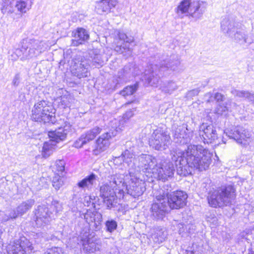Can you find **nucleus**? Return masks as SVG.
Instances as JSON below:
<instances>
[{"label":"nucleus","instance_id":"1","mask_svg":"<svg viewBox=\"0 0 254 254\" xmlns=\"http://www.w3.org/2000/svg\"><path fill=\"white\" fill-rule=\"evenodd\" d=\"M186 125L173 127V133L174 141L180 145H187V148L183 151L177 147L171 151V160L177 168V174L187 176L191 174L194 169L202 171L208 168L211 162L212 154L208 150L201 145L190 144L192 133H187Z\"/></svg>","mask_w":254,"mask_h":254},{"label":"nucleus","instance_id":"2","mask_svg":"<svg viewBox=\"0 0 254 254\" xmlns=\"http://www.w3.org/2000/svg\"><path fill=\"white\" fill-rule=\"evenodd\" d=\"M221 29L224 33L233 36L234 41L243 47H248L254 42L252 35L244 26L229 17H225L222 20Z\"/></svg>","mask_w":254,"mask_h":254},{"label":"nucleus","instance_id":"3","mask_svg":"<svg viewBox=\"0 0 254 254\" xmlns=\"http://www.w3.org/2000/svg\"><path fill=\"white\" fill-rule=\"evenodd\" d=\"M207 3L201 0H183L175 9L179 18L190 16L195 19L201 18L206 10Z\"/></svg>","mask_w":254,"mask_h":254},{"label":"nucleus","instance_id":"4","mask_svg":"<svg viewBox=\"0 0 254 254\" xmlns=\"http://www.w3.org/2000/svg\"><path fill=\"white\" fill-rule=\"evenodd\" d=\"M47 45L43 41L37 39L24 40L20 49H16L11 55L12 60L21 57L22 60L30 59L39 55L47 49Z\"/></svg>","mask_w":254,"mask_h":254},{"label":"nucleus","instance_id":"5","mask_svg":"<svg viewBox=\"0 0 254 254\" xmlns=\"http://www.w3.org/2000/svg\"><path fill=\"white\" fill-rule=\"evenodd\" d=\"M235 198V190L233 186L229 185L210 190L207 200L210 206L217 207L231 204Z\"/></svg>","mask_w":254,"mask_h":254},{"label":"nucleus","instance_id":"6","mask_svg":"<svg viewBox=\"0 0 254 254\" xmlns=\"http://www.w3.org/2000/svg\"><path fill=\"white\" fill-rule=\"evenodd\" d=\"M52 106L48 104L47 101L42 100L36 103L32 110L31 119L35 122L56 123V120L54 113L52 112Z\"/></svg>","mask_w":254,"mask_h":254},{"label":"nucleus","instance_id":"7","mask_svg":"<svg viewBox=\"0 0 254 254\" xmlns=\"http://www.w3.org/2000/svg\"><path fill=\"white\" fill-rule=\"evenodd\" d=\"M67 132V129L65 127H59L55 130L49 131L50 140L44 142L42 148V154L43 157L47 158L53 153L56 143L64 140L66 137Z\"/></svg>","mask_w":254,"mask_h":254},{"label":"nucleus","instance_id":"8","mask_svg":"<svg viewBox=\"0 0 254 254\" xmlns=\"http://www.w3.org/2000/svg\"><path fill=\"white\" fill-rule=\"evenodd\" d=\"M157 163L156 159L148 154H141L137 157L135 162L131 165L134 172H143L155 175L157 171Z\"/></svg>","mask_w":254,"mask_h":254},{"label":"nucleus","instance_id":"9","mask_svg":"<svg viewBox=\"0 0 254 254\" xmlns=\"http://www.w3.org/2000/svg\"><path fill=\"white\" fill-rule=\"evenodd\" d=\"M180 64V59L178 55H172L169 61H163L159 65H150L147 68L145 69L144 75L147 76L145 79H152L155 77L154 75H157V71L161 72L164 71L166 69L167 70L171 68L175 70L176 67Z\"/></svg>","mask_w":254,"mask_h":254},{"label":"nucleus","instance_id":"10","mask_svg":"<svg viewBox=\"0 0 254 254\" xmlns=\"http://www.w3.org/2000/svg\"><path fill=\"white\" fill-rule=\"evenodd\" d=\"M170 143L169 134L161 128L154 130L149 140L150 145L157 150L166 149Z\"/></svg>","mask_w":254,"mask_h":254},{"label":"nucleus","instance_id":"11","mask_svg":"<svg viewBox=\"0 0 254 254\" xmlns=\"http://www.w3.org/2000/svg\"><path fill=\"white\" fill-rule=\"evenodd\" d=\"M225 133L230 138L244 146L248 145L251 141V132L242 126H238L226 129Z\"/></svg>","mask_w":254,"mask_h":254},{"label":"nucleus","instance_id":"12","mask_svg":"<svg viewBox=\"0 0 254 254\" xmlns=\"http://www.w3.org/2000/svg\"><path fill=\"white\" fill-rule=\"evenodd\" d=\"M120 130V127H112V129L101 135L96 140V148L94 150V154L97 155L106 150L110 144L111 138L117 135L118 132Z\"/></svg>","mask_w":254,"mask_h":254},{"label":"nucleus","instance_id":"13","mask_svg":"<svg viewBox=\"0 0 254 254\" xmlns=\"http://www.w3.org/2000/svg\"><path fill=\"white\" fill-rule=\"evenodd\" d=\"M9 254H27L33 250L32 244L25 237L15 240L8 247Z\"/></svg>","mask_w":254,"mask_h":254},{"label":"nucleus","instance_id":"14","mask_svg":"<svg viewBox=\"0 0 254 254\" xmlns=\"http://www.w3.org/2000/svg\"><path fill=\"white\" fill-rule=\"evenodd\" d=\"M130 177V182L125 187L127 193L134 198L141 195L146 190L145 182L137 178L136 174Z\"/></svg>","mask_w":254,"mask_h":254},{"label":"nucleus","instance_id":"15","mask_svg":"<svg viewBox=\"0 0 254 254\" xmlns=\"http://www.w3.org/2000/svg\"><path fill=\"white\" fill-rule=\"evenodd\" d=\"M187 194L182 190L174 191L168 196L167 203L169 208L180 209L186 204Z\"/></svg>","mask_w":254,"mask_h":254},{"label":"nucleus","instance_id":"16","mask_svg":"<svg viewBox=\"0 0 254 254\" xmlns=\"http://www.w3.org/2000/svg\"><path fill=\"white\" fill-rule=\"evenodd\" d=\"M118 41L115 48V51L120 54H125L127 52H131V49L129 47L130 44L134 42L133 37L127 36L126 34L120 30L115 31Z\"/></svg>","mask_w":254,"mask_h":254},{"label":"nucleus","instance_id":"17","mask_svg":"<svg viewBox=\"0 0 254 254\" xmlns=\"http://www.w3.org/2000/svg\"><path fill=\"white\" fill-rule=\"evenodd\" d=\"M74 64L71 66V71L73 75L79 79L87 77L90 74L88 61L85 58H82L80 60L75 59Z\"/></svg>","mask_w":254,"mask_h":254},{"label":"nucleus","instance_id":"18","mask_svg":"<svg viewBox=\"0 0 254 254\" xmlns=\"http://www.w3.org/2000/svg\"><path fill=\"white\" fill-rule=\"evenodd\" d=\"M157 200L150 208L151 217L153 219L162 220L168 212L169 207L167 201L162 199Z\"/></svg>","mask_w":254,"mask_h":254},{"label":"nucleus","instance_id":"19","mask_svg":"<svg viewBox=\"0 0 254 254\" xmlns=\"http://www.w3.org/2000/svg\"><path fill=\"white\" fill-rule=\"evenodd\" d=\"M52 214L46 206H38L35 212V221L37 227H42L48 224L52 219Z\"/></svg>","mask_w":254,"mask_h":254},{"label":"nucleus","instance_id":"20","mask_svg":"<svg viewBox=\"0 0 254 254\" xmlns=\"http://www.w3.org/2000/svg\"><path fill=\"white\" fill-rule=\"evenodd\" d=\"M82 215L83 216V218L86 223L94 230L98 231L101 229L102 215L100 213L96 211L87 210Z\"/></svg>","mask_w":254,"mask_h":254},{"label":"nucleus","instance_id":"21","mask_svg":"<svg viewBox=\"0 0 254 254\" xmlns=\"http://www.w3.org/2000/svg\"><path fill=\"white\" fill-rule=\"evenodd\" d=\"M57 96L55 102L62 108L70 107L74 103L75 99L68 92L63 88H60L57 92Z\"/></svg>","mask_w":254,"mask_h":254},{"label":"nucleus","instance_id":"22","mask_svg":"<svg viewBox=\"0 0 254 254\" xmlns=\"http://www.w3.org/2000/svg\"><path fill=\"white\" fill-rule=\"evenodd\" d=\"M199 131V135L202 136L201 138L204 143H211L217 138L216 130L212 125L202 124L200 127Z\"/></svg>","mask_w":254,"mask_h":254},{"label":"nucleus","instance_id":"23","mask_svg":"<svg viewBox=\"0 0 254 254\" xmlns=\"http://www.w3.org/2000/svg\"><path fill=\"white\" fill-rule=\"evenodd\" d=\"M174 171V164L172 162L169 161L164 162L161 167H157L155 175H157L159 180L165 182L168 178L173 177Z\"/></svg>","mask_w":254,"mask_h":254},{"label":"nucleus","instance_id":"24","mask_svg":"<svg viewBox=\"0 0 254 254\" xmlns=\"http://www.w3.org/2000/svg\"><path fill=\"white\" fill-rule=\"evenodd\" d=\"M33 199H29L22 201L15 209H13V217L22 216L30 210L35 204Z\"/></svg>","mask_w":254,"mask_h":254},{"label":"nucleus","instance_id":"25","mask_svg":"<svg viewBox=\"0 0 254 254\" xmlns=\"http://www.w3.org/2000/svg\"><path fill=\"white\" fill-rule=\"evenodd\" d=\"M107 181L116 190L123 191L126 186L125 185L124 175L121 174H115L108 176Z\"/></svg>","mask_w":254,"mask_h":254},{"label":"nucleus","instance_id":"26","mask_svg":"<svg viewBox=\"0 0 254 254\" xmlns=\"http://www.w3.org/2000/svg\"><path fill=\"white\" fill-rule=\"evenodd\" d=\"M74 39H72V45L77 46L82 44L89 39V35L87 31L82 28H78L72 32Z\"/></svg>","mask_w":254,"mask_h":254},{"label":"nucleus","instance_id":"27","mask_svg":"<svg viewBox=\"0 0 254 254\" xmlns=\"http://www.w3.org/2000/svg\"><path fill=\"white\" fill-rule=\"evenodd\" d=\"M121 158L123 160L124 162L127 163L129 167L128 173L130 176H132V175L135 174V172H134V169H132L131 167V165H132L133 162H135V160L137 158H136L135 157V155L131 150H125L122 154Z\"/></svg>","mask_w":254,"mask_h":254},{"label":"nucleus","instance_id":"28","mask_svg":"<svg viewBox=\"0 0 254 254\" xmlns=\"http://www.w3.org/2000/svg\"><path fill=\"white\" fill-rule=\"evenodd\" d=\"M118 3L117 0H101L99 1L96 5L97 12H109L111 9L116 6Z\"/></svg>","mask_w":254,"mask_h":254},{"label":"nucleus","instance_id":"29","mask_svg":"<svg viewBox=\"0 0 254 254\" xmlns=\"http://www.w3.org/2000/svg\"><path fill=\"white\" fill-rule=\"evenodd\" d=\"M97 178V177L96 175L92 173L79 181L77 184V186L79 188L82 190L87 189L90 190L95 184Z\"/></svg>","mask_w":254,"mask_h":254},{"label":"nucleus","instance_id":"30","mask_svg":"<svg viewBox=\"0 0 254 254\" xmlns=\"http://www.w3.org/2000/svg\"><path fill=\"white\" fill-rule=\"evenodd\" d=\"M89 236L88 233L86 232L85 233V237H81V240L83 242L82 245L83 249L88 253H94L97 250H99V248L97 244L91 241L90 239L88 238Z\"/></svg>","mask_w":254,"mask_h":254},{"label":"nucleus","instance_id":"31","mask_svg":"<svg viewBox=\"0 0 254 254\" xmlns=\"http://www.w3.org/2000/svg\"><path fill=\"white\" fill-rule=\"evenodd\" d=\"M86 59L88 61V64L91 67L99 68L102 66L104 63L102 55L94 51L89 53V59Z\"/></svg>","mask_w":254,"mask_h":254},{"label":"nucleus","instance_id":"32","mask_svg":"<svg viewBox=\"0 0 254 254\" xmlns=\"http://www.w3.org/2000/svg\"><path fill=\"white\" fill-rule=\"evenodd\" d=\"M115 190L116 189L107 181L100 187V196L102 198H107L110 196H113L116 194Z\"/></svg>","mask_w":254,"mask_h":254},{"label":"nucleus","instance_id":"33","mask_svg":"<svg viewBox=\"0 0 254 254\" xmlns=\"http://www.w3.org/2000/svg\"><path fill=\"white\" fill-rule=\"evenodd\" d=\"M167 235V232L163 229L157 228L152 234V239L155 243L159 244L165 241Z\"/></svg>","mask_w":254,"mask_h":254},{"label":"nucleus","instance_id":"34","mask_svg":"<svg viewBox=\"0 0 254 254\" xmlns=\"http://www.w3.org/2000/svg\"><path fill=\"white\" fill-rule=\"evenodd\" d=\"M172 190L173 189L170 185L167 184L164 185L163 188L159 190L158 193L156 194V199L161 200L160 199H162L164 200L167 201L168 196L172 192Z\"/></svg>","mask_w":254,"mask_h":254},{"label":"nucleus","instance_id":"35","mask_svg":"<svg viewBox=\"0 0 254 254\" xmlns=\"http://www.w3.org/2000/svg\"><path fill=\"white\" fill-rule=\"evenodd\" d=\"M102 130L101 128L96 127L87 131L85 133L82 134V135L86 141L88 142L93 140L98 134L101 132Z\"/></svg>","mask_w":254,"mask_h":254},{"label":"nucleus","instance_id":"36","mask_svg":"<svg viewBox=\"0 0 254 254\" xmlns=\"http://www.w3.org/2000/svg\"><path fill=\"white\" fill-rule=\"evenodd\" d=\"M34 0H20L16 2L15 7L17 10L21 12H26L28 10L33 2Z\"/></svg>","mask_w":254,"mask_h":254},{"label":"nucleus","instance_id":"37","mask_svg":"<svg viewBox=\"0 0 254 254\" xmlns=\"http://www.w3.org/2000/svg\"><path fill=\"white\" fill-rule=\"evenodd\" d=\"M232 93L236 97L248 99L249 101H252L254 105V94H251L247 91L237 90H233Z\"/></svg>","mask_w":254,"mask_h":254},{"label":"nucleus","instance_id":"38","mask_svg":"<svg viewBox=\"0 0 254 254\" xmlns=\"http://www.w3.org/2000/svg\"><path fill=\"white\" fill-rule=\"evenodd\" d=\"M136 67L133 68L131 65L129 64L126 65L123 68L118 71V76L119 78L126 76L127 74L131 73L133 74H138L137 73H135V70Z\"/></svg>","mask_w":254,"mask_h":254},{"label":"nucleus","instance_id":"39","mask_svg":"<svg viewBox=\"0 0 254 254\" xmlns=\"http://www.w3.org/2000/svg\"><path fill=\"white\" fill-rule=\"evenodd\" d=\"M138 85L137 83L133 85L127 86L121 92V94L123 96L130 95L133 94L137 89Z\"/></svg>","mask_w":254,"mask_h":254},{"label":"nucleus","instance_id":"40","mask_svg":"<svg viewBox=\"0 0 254 254\" xmlns=\"http://www.w3.org/2000/svg\"><path fill=\"white\" fill-rule=\"evenodd\" d=\"M64 185V178L60 175H56L53 180V186L56 190H59Z\"/></svg>","mask_w":254,"mask_h":254},{"label":"nucleus","instance_id":"41","mask_svg":"<svg viewBox=\"0 0 254 254\" xmlns=\"http://www.w3.org/2000/svg\"><path fill=\"white\" fill-rule=\"evenodd\" d=\"M117 222L113 220H108L105 222V226L107 232L112 233L117 228Z\"/></svg>","mask_w":254,"mask_h":254},{"label":"nucleus","instance_id":"42","mask_svg":"<svg viewBox=\"0 0 254 254\" xmlns=\"http://www.w3.org/2000/svg\"><path fill=\"white\" fill-rule=\"evenodd\" d=\"M44 254H64V250L61 247H53L47 249Z\"/></svg>","mask_w":254,"mask_h":254},{"label":"nucleus","instance_id":"43","mask_svg":"<svg viewBox=\"0 0 254 254\" xmlns=\"http://www.w3.org/2000/svg\"><path fill=\"white\" fill-rule=\"evenodd\" d=\"M115 196L116 194L113 196H110L107 198H102L104 200V203L106 204L108 209H111V208L115 207Z\"/></svg>","mask_w":254,"mask_h":254},{"label":"nucleus","instance_id":"44","mask_svg":"<svg viewBox=\"0 0 254 254\" xmlns=\"http://www.w3.org/2000/svg\"><path fill=\"white\" fill-rule=\"evenodd\" d=\"M65 162L64 160H58L56 162V171L62 173L65 170Z\"/></svg>","mask_w":254,"mask_h":254},{"label":"nucleus","instance_id":"45","mask_svg":"<svg viewBox=\"0 0 254 254\" xmlns=\"http://www.w3.org/2000/svg\"><path fill=\"white\" fill-rule=\"evenodd\" d=\"M87 143V142L82 134L81 136L74 142L73 146L76 148H81Z\"/></svg>","mask_w":254,"mask_h":254},{"label":"nucleus","instance_id":"46","mask_svg":"<svg viewBox=\"0 0 254 254\" xmlns=\"http://www.w3.org/2000/svg\"><path fill=\"white\" fill-rule=\"evenodd\" d=\"M207 222L210 223L211 227H214L218 224V219L216 217L213 216L212 217H208L207 219Z\"/></svg>","mask_w":254,"mask_h":254},{"label":"nucleus","instance_id":"47","mask_svg":"<svg viewBox=\"0 0 254 254\" xmlns=\"http://www.w3.org/2000/svg\"><path fill=\"white\" fill-rule=\"evenodd\" d=\"M12 213H13V209H12L10 212L8 213V214H4L3 216L2 217V220L4 221V222H6V221H7L8 220H9L10 219H16L17 217H13L12 216Z\"/></svg>","mask_w":254,"mask_h":254},{"label":"nucleus","instance_id":"48","mask_svg":"<svg viewBox=\"0 0 254 254\" xmlns=\"http://www.w3.org/2000/svg\"><path fill=\"white\" fill-rule=\"evenodd\" d=\"M135 111V109L133 108L131 110H128L126 112V113L124 115L123 118L125 120H128L130 118L133 116L134 114V111Z\"/></svg>","mask_w":254,"mask_h":254},{"label":"nucleus","instance_id":"49","mask_svg":"<svg viewBox=\"0 0 254 254\" xmlns=\"http://www.w3.org/2000/svg\"><path fill=\"white\" fill-rule=\"evenodd\" d=\"M228 108L226 106L219 105L217 108V113L218 114H223L227 111Z\"/></svg>","mask_w":254,"mask_h":254},{"label":"nucleus","instance_id":"50","mask_svg":"<svg viewBox=\"0 0 254 254\" xmlns=\"http://www.w3.org/2000/svg\"><path fill=\"white\" fill-rule=\"evenodd\" d=\"M204 100L207 103L214 101V96L212 93H208L204 96Z\"/></svg>","mask_w":254,"mask_h":254},{"label":"nucleus","instance_id":"51","mask_svg":"<svg viewBox=\"0 0 254 254\" xmlns=\"http://www.w3.org/2000/svg\"><path fill=\"white\" fill-rule=\"evenodd\" d=\"M224 95L221 93H216L214 96V101L216 100L217 102L223 101Z\"/></svg>","mask_w":254,"mask_h":254},{"label":"nucleus","instance_id":"52","mask_svg":"<svg viewBox=\"0 0 254 254\" xmlns=\"http://www.w3.org/2000/svg\"><path fill=\"white\" fill-rule=\"evenodd\" d=\"M52 205L54 206L56 209V212H58L61 210V205L58 201H54L52 202Z\"/></svg>","mask_w":254,"mask_h":254},{"label":"nucleus","instance_id":"53","mask_svg":"<svg viewBox=\"0 0 254 254\" xmlns=\"http://www.w3.org/2000/svg\"><path fill=\"white\" fill-rule=\"evenodd\" d=\"M87 198L90 200V203H91L92 205H95L96 199V196L94 195H90L88 196Z\"/></svg>","mask_w":254,"mask_h":254},{"label":"nucleus","instance_id":"54","mask_svg":"<svg viewBox=\"0 0 254 254\" xmlns=\"http://www.w3.org/2000/svg\"><path fill=\"white\" fill-rule=\"evenodd\" d=\"M248 254H254V251L249 249Z\"/></svg>","mask_w":254,"mask_h":254},{"label":"nucleus","instance_id":"55","mask_svg":"<svg viewBox=\"0 0 254 254\" xmlns=\"http://www.w3.org/2000/svg\"><path fill=\"white\" fill-rule=\"evenodd\" d=\"M88 197H86L85 198V200H87V205L89 206L90 205V203H88L89 202H90V200L87 198Z\"/></svg>","mask_w":254,"mask_h":254},{"label":"nucleus","instance_id":"56","mask_svg":"<svg viewBox=\"0 0 254 254\" xmlns=\"http://www.w3.org/2000/svg\"><path fill=\"white\" fill-rule=\"evenodd\" d=\"M163 90H164V91H165V92H168V93L170 92V89H163Z\"/></svg>","mask_w":254,"mask_h":254},{"label":"nucleus","instance_id":"57","mask_svg":"<svg viewBox=\"0 0 254 254\" xmlns=\"http://www.w3.org/2000/svg\"><path fill=\"white\" fill-rule=\"evenodd\" d=\"M21 78V77H20V76H19V75H18V74H17V75H16V77H15V79H19V78Z\"/></svg>","mask_w":254,"mask_h":254},{"label":"nucleus","instance_id":"58","mask_svg":"<svg viewBox=\"0 0 254 254\" xmlns=\"http://www.w3.org/2000/svg\"><path fill=\"white\" fill-rule=\"evenodd\" d=\"M132 102H128L127 104H130V103H132Z\"/></svg>","mask_w":254,"mask_h":254},{"label":"nucleus","instance_id":"59","mask_svg":"<svg viewBox=\"0 0 254 254\" xmlns=\"http://www.w3.org/2000/svg\"><path fill=\"white\" fill-rule=\"evenodd\" d=\"M15 84H16V81H15V82H14V85H15Z\"/></svg>","mask_w":254,"mask_h":254},{"label":"nucleus","instance_id":"60","mask_svg":"<svg viewBox=\"0 0 254 254\" xmlns=\"http://www.w3.org/2000/svg\"><path fill=\"white\" fill-rule=\"evenodd\" d=\"M115 121V123H116V122H117V121H116V120H115V121Z\"/></svg>","mask_w":254,"mask_h":254}]
</instances>
